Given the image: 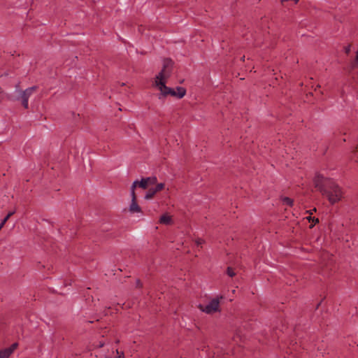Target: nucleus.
<instances>
[{"mask_svg": "<svg viewBox=\"0 0 358 358\" xmlns=\"http://www.w3.org/2000/svg\"><path fill=\"white\" fill-rule=\"evenodd\" d=\"M119 358H124V357H121V356H120Z\"/></svg>", "mask_w": 358, "mask_h": 358, "instance_id": "obj_19", "label": "nucleus"}, {"mask_svg": "<svg viewBox=\"0 0 358 358\" xmlns=\"http://www.w3.org/2000/svg\"><path fill=\"white\" fill-rule=\"evenodd\" d=\"M1 229L0 228V230H1Z\"/></svg>", "mask_w": 358, "mask_h": 358, "instance_id": "obj_21", "label": "nucleus"}, {"mask_svg": "<svg viewBox=\"0 0 358 358\" xmlns=\"http://www.w3.org/2000/svg\"><path fill=\"white\" fill-rule=\"evenodd\" d=\"M313 221L315 222V224H316L319 222V220L317 218H313Z\"/></svg>", "mask_w": 358, "mask_h": 358, "instance_id": "obj_17", "label": "nucleus"}, {"mask_svg": "<svg viewBox=\"0 0 358 358\" xmlns=\"http://www.w3.org/2000/svg\"><path fill=\"white\" fill-rule=\"evenodd\" d=\"M159 223L165 225H170L173 223L172 217L168 214L162 215L159 220Z\"/></svg>", "mask_w": 358, "mask_h": 358, "instance_id": "obj_8", "label": "nucleus"}, {"mask_svg": "<svg viewBox=\"0 0 358 358\" xmlns=\"http://www.w3.org/2000/svg\"><path fill=\"white\" fill-rule=\"evenodd\" d=\"M17 343H13L9 348H5L0 351V358H8L10 355L14 352V350L17 348Z\"/></svg>", "mask_w": 358, "mask_h": 358, "instance_id": "obj_7", "label": "nucleus"}, {"mask_svg": "<svg viewBox=\"0 0 358 358\" xmlns=\"http://www.w3.org/2000/svg\"><path fill=\"white\" fill-rule=\"evenodd\" d=\"M324 178L322 176H317L315 180V184L317 187H320L321 184L323 182Z\"/></svg>", "mask_w": 358, "mask_h": 358, "instance_id": "obj_12", "label": "nucleus"}, {"mask_svg": "<svg viewBox=\"0 0 358 358\" xmlns=\"http://www.w3.org/2000/svg\"><path fill=\"white\" fill-rule=\"evenodd\" d=\"M15 213V210H13V211H10L7 215L1 220V223H0V228L2 229L3 227V226L5 225V224L6 223V222L8 221V220Z\"/></svg>", "mask_w": 358, "mask_h": 358, "instance_id": "obj_10", "label": "nucleus"}, {"mask_svg": "<svg viewBox=\"0 0 358 358\" xmlns=\"http://www.w3.org/2000/svg\"><path fill=\"white\" fill-rule=\"evenodd\" d=\"M282 202L285 205H287V206H292L293 204V200L291 199L289 197H285L282 199Z\"/></svg>", "mask_w": 358, "mask_h": 358, "instance_id": "obj_11", "label": "nucleus"}, {"mask_svg": "<svg viewBox=\"0 0 358 358\" xmlns=\"http://www.w3.org/2000/svg\"><path fill=\"white\" fill-rule=\"evenodd\" d=\"M173 68L172 60L166 59L163 61L162 70L155 76L153 87L160 92V97L171 96L178 99H182L186 94V90L182 87H177L176 89L166 86V82L171 77Z\"/></svg>", "mask_w": 358, "mask_h": 358, "instance_id": "obj_1", "label": "nucleus"}, {"mask_svg": "<svg viewBox=\"0 0 358 358\" xmlns=\"http://www.w3.org/2000/svg\"><path fill=\"white\" fill-rule=\"evenodd\" d=\"M227 274L230 276V277H233L235 275V272L231 268H227Z\"/></svg>", "mask_w": 358, "mask_h": 358, "instance_id": "obj_15", "label": "nucleus"}, {"mask_svg": "<svg viewBox=\"0 0 358 358\" xmlns=\"http://www.w3.org/2000/svg\"><path fill=\"white\" fill-rule=\"evenodd\" d=\"M164 183H158L156 187H155L156 189V190H157L158 192L159 191H161L162 189H163L164 188Z\"/></svg>", "mask_w": 358, "mask_h": 358, "instance_id": "obj_13", "label": "nucleus"}, {"mask_svg": "<svg viewBox=\"0 0 358 358\" xmlns=\"http://www.w3.org/2000/svg\"><path fill=\"white\" fill-rule=\"evenodd\" d=\"M324 194L327 196L329 201L331 203H336L340 201L343 198L342 189L335 183H331L329 187Z\"/></svg>", "mask_w": 358, "mask_h": 358, "instance_id": "obj_3", "label": "nucleus"}, {"mask_svg": "<svg viewBox=\"0 0 358 358\" xmlns=\"http://www.w3.org/2000/svg\"><path fill=\"white\" fill-rule=\"evenodd\" d=\"M36 89V87H31L27 88L24 91L16 90V92H17L19 94V96L17 97V99L21 101V103L24 108H29V103H28L29 99L33 94V93L35 92Z\"/></svg>", "mask_w": 358, "mask_h": 358, "instance_id": "obj_5", "label": "nucleus"}, {"mask_svg": "<svg viewBox=\"0 0 358 358\" xmlns=\"http://www.w3.org/2000/svg\"><path fill=\"white\" fill-rule=\"evenodd\" d=\"M355 67H358V50L356 52V57L353 63Z\"/></svg>", "mask_w": 358, "mask_h": 358, "instance_id": "obj_14", "label": "nucleus"}, {"mask_svg": "<svg viewBox=\"0 0 358 358\" xmlns=\"http://www.w3.org/2000/svg\"><path fill=\"white\" fill-rule=\"evenodd\" d=\"M157 182V178L156 177H148L143 178L140 181L135 180L131 185V189H134V192H135V189L136 187H139L143 189H147L150 185H155Z\"/></svg>", "mask_w": 358, "mask_h": 358, "instance_id": "obj_4", "label": "nucleus"}, {"mask_svg": "<svg viewBox=\"0 0 358 358\" xmlns=\"http://www.w3.org/2000/svg\"><path fill=\"white\" fill-rule=\"evenodd\" d=\"M357 82H358V76H357Z\"/></svg>", "mask_w": 358, "mask_h": 358, "instance_id": "obj_20", "label": "nucleus"}, {"mask_svg": "<svg viewBox=\"0 0 358 358\" xmlns=\"http://www.w3.org/2000/svg\"><path fill=\"white\" fill-rule=\"evenodd\" d=\"M157 192H158V191L156 190L155 188L149 189L145 195V199L150 200L152 199Z\"/></svg>", "mask_w": 358, "mask_h": 358, "instance_id": "obj_9", "label": "nucleus"}, {"mask_svg": "<svg viewBox=\"0 0 358 358\" xmlns=\"http://www.w3.org/2000/svg\"><path fill=\"white\" fill-rule=\"evenodd\" d=\"M222 299V296H216L210 299L206 304H200L199 308L208 315L220 313L221 311L220 304Z\"/></svg>", "mask_w": 358, "mask_h": 358, "instance_id": "obj_2", "label": "nucleus"}, {"mask_svg": "<svg viewBox=\"0 0 358 358\" xmlns=\"http://www.w3.org/2000/svg\"><path fill=\"white\" fill-rule=\"evenodd\" d=\"M131 193V203L129 206V211L131 214L139 213H141V208L136 202V193L134 192V189H130Z\"/></svg>", "mask_w": 358, "mask_h": 358, "instance_id": "obj_6", "label": "nucleus"}, {"mask_svg": "<svg viewBox=\"0 0 358 358\" xmlns=\"http://www.w3.org/2000/svg\"><path fill=\"white\" fill-rule=\"evenodd\" d=\"M293 1H295V2H297L299 0H293Z\"/></svg>", "mask_w": 358, "mask_h": 358, "instance_id": "obj_18", "label": "nucleus"}, {"mask_svg": "<svg viewBox=\"0 0 358 358\" xmlns=\"http://www.w3.org/2000/svg\"><path fill=\"white\" fill-rule=\"evenodd\" d=\"M203 242H204V241H203V240H202L201 238H197V239L196 240V241H195V243H196V244L197 245H202V244L203 243Z\"/></svg>", "mask_w": 358, "mask_h": 358, "instance_id": "obj_16", "label": "nucleus"}]
</instances>
